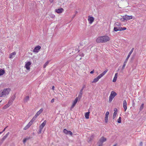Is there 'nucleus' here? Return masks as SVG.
<instances>
[{
	"mask_svg": "<svg viewBox=\"0 0 146 146\" xmlns=\"http://www.w3.org/2000/svg\"><path fill=\"white\" fill-rule=\"evenodd\" d=\"M117 93L114 91H112L109 98V101L111 102L113 98L117 95Z\"/></svg>",
	"mask_w": 146,
	"mask_h": 146,
	"instance_id": "obj_4",
	"label": "nucleus"
},
{
	"mask_svg": "<svg viewBox=\"0 0 146 146\" xmlns=\"http://www.w3.org/2000/svg\"><path fill=\"white\" fill-rule=\"evenodd\" d=\"M11 90V89L9 88L4 89L2 91L0 92V97L4 96L6 95H8L9 94Z\"/></svg>",
	"mask_w": 146,
	"mask_h": 146,
	"instance_id": "obj_2",
	"label": "nucleus"
},
{
	"mask_svg": "<svg viewBox=\"0 0 146 146\" xmlns=\"http://www.w3.org/2000/svg\"><path fill=\"white\" fill-rule=\"evenodd\" d=\"M50 17L51 18H54L55 17V16L54 15H50Z\"/></svg>",
	"mask_w": 146,
	"mask_h": 146,
	"instance_id": "obj_36",
	"label": "nucleus"
},
{
	"mask_svg": "<svg viewBox=\"0 0 146 146\" xmlns=\"http://www.w3.org/2000/svg\"><path fill=\"white\" fill-rule=\"evenodd\" d=\"M123 18L124 20H128L132 19V16L125 15L123 16Z\"/></svg>",
	"mask_w": 146,
	"mask_h": 146,
	"instance_id": "obj_6",
	"label": "nucleus"
},
{
	"mask_svg": "<svg viewBox=\"0 0 146 146\" xmlns=\"http://www.w3.org/2000/svg\"><path fill=\"white\" fill-rule=\"evenodd\" d=\"M99 79L97 77L94 79L93 81L92 82V83H96L99 80Z\"/></svg>",
	"mask_w": 146,
	"mask_h": 146,
	"instance_id": "obj_23",
	"label": "nucleus"
},
{
	"mask_svg": "<svg viewBox=\"0 0 146 146\" xmlns=\"http://www.w3.org/2000/svg\"><path fill=\"white\" fill-rule=\"evenodd\" d=\"M90 112H86L85 115V118L86 119H88L89 118Z\"/></svg>",
	"mask_w": 146,
	"mask_h": 146,
	"instance_id": "obj_20",
	"label": "nucleus"
},
{
	"mask_svg": "<svg viewBox=\"0 0 146 146\" xmlns=\"http://www.w3.org/2000/svg\"><path fill=\"white\" fill-rule=\"evenodd\" d=\"M84 88V86L82 87L81 89L80 90V92L77 98H78V99H80L82 97V91Z\"/></svg>",
	"mask_w": 146,
	"mask_h": 146,
	"instance_id": "obj_9",
	"label": "nucleus"
},
{
	"mask_svg": "<svg viewBox=\"0 0 146 146\" xmlns=\"http://www.w3.org/2000/svg\"><path fill=\"white\" fill-rule=\"evenodd\" d=\"M29 100V96H26L24 99V101L25 102H27Z\"/></svg>",
	"mask_w": 146,
	"mask_h": 146,
	"instance_id": "obj_25",
	"label": "nucleus"
},
{
	"mask_svg": "<svg viewBox=\"0 0 146 146\" xmlns=\"http://www.w3.org/2000/svg\"><path fill=\"white\" fill-rule=\"evenodd\" d=\"M54 99H52L51 100V102L53 103L54 102Z\"/></svg>",
	"mask_w": 146,
	"mask_h": 146,
	"instance_id": "obj_47",
	"label": "nucleus"
},
{
	"mask_svg": "<svg viewBox=\"0 0 146 146\" xmlns=\"http://www.w3.org/2000/svg\"><path fill=\"white\" fill-rule=\"evenodd\" d=\"M7 127H5L4 129L3 130V131H1V132H2V133L5 131V129Z\"/></svg>",
	"mask_w": 146,
	"mask_h": 146,
	"instance_id": "obj_48",
	"label": "nucleus"
},
{
	"mask_svg": "<svg viewBox=\"0 0 146 146\" xmlns=\"http://www.w3.org/2000/svg\"><path fill=\"white\" fill-rule=\"evenodd\" d=\"M12 101L9 100L7 104L10 106L12 104Z\"/></svg>",
	"mask_w": 146,
	"mask_h": 146,
	"instance_id": "obj_33",
	"label": "nucleus"
},
{
	"mask_svg": "<svg viewBox=\"0 0 146 146\" xmlns=\"http://www.w3.org/2000/svg\"><path fill=\"white\" fill-rule=\"evenodd\" d=\"M50 3H52L53 2V0H49Z\"/></svg>",
	"mask_w": 146,
	"mask_h": 146,
	"instance_id": "obj_51",
	"label": "nucleus"
},
{
	"mask_svg": "<svg viewBox=\"0 0 146 146\" xmlns=\"http://www.w3.org/2000/svg\"><path fill=\"white\" fill-rule=\"evenodd\" d=\"M102 146V144L101 143V144H100L98 146Z\"/></svg>",
	"mask_w": 146,
	"mask_h": 146,
	"instance_id": "obj_53",
	"label": "nucleus"
},
{
	"mask_svg": "<svg viewBox=\"0 0 146 146\" xmlns=\"http://www.w3.org/2000/svg\"><path fill=\"white\" fill-rule=\"evenodd\" d=\"M29 128V127L26 125L23 129L24 130H26Z\"/></svg>",
	"mask_w": 146,
	"mask_h": 146,
	"instance_id": "obj_38",
	"label": "nucleus"
},
{
	"mask_svg": "<svg viewBox=\"0 0 146 146\" xmlns=\"http://www.w3.org/2000/svg\"><path fill=\"white\" fill-rule=\"evenodd\" d=\"M143 145V143L142 142H140L139 144V146H142Z\"/></svg>",
	"mask_w": 146,
	"mask_h": 146,
	"instance_id": "obj_41",
	"label": "nucleus"
},
{
	"mask_svg": "<svg viewBox=\"0 0 146 146\" xmlns=\"http://www.w3.org/2000/svg\"><path fill=\"white\" fill-rule=\"evenodd\" d=\"M117 73H116L115 74L114 77L113 79V82H115L116 81L117 78Z\"/></svg>",
	"mask_w": 146,
	"mask_h": 146,
	"instance_id": "obj_22",
	"label": "nucleus"
},
{
	"mask_svg": "<svg viewBox=\"0 0 146 146\" xmlns=\"http://www.w3.org/2000/svg\"><path fill=\"white\" fill-rule=\"evenodd\" d=\"M35 121V120L36 119V118H35V117H33V118H32Z\"/></svg>",
	"mask_w": 146,
	"mask_h": 146,
	"instance_id": "obj_52",
	"label": "nucleus"
},
{
	"mask_svg": "<svg viewBox=\"0 0 146 146\" xmlns=\"http://www.w3.org/2000/svg\"><path fill=\"white\" fill-rule=\"evenodd\" d=\"M7 138V137L5 135L2 139L1 141H2V142L3 141Z\"/></svg>",
	"mask_w": 146,
	"mask_h": 146,
	"instance_id": "obj_35",
	"label": "nucleus"
},
{
	"mask_svg": "<svg viewBox=\"0 0 146 146\" xmlns=\"http://www.w3.org/2000/svg\"><path fill=\"white\" fill-rule=\"evenodd\" d=\"M113 30L115 32L117 31H120V27L117 28V27H114V28Z\"/></svg>",
	"mask_w": 146,
	"mask_h": 146,
	"instance_id": "obj_26",
	"label": "nucleus"
},
{
	"mask_svg": "<svg viewBox=\"0 0 146 146\" xmlns=\"http://www.w3.org/2000/svg\"><path fill=\"white\" fill-rule=\"evenodd\" d=\"M31 64V62H27L25 65V67L27 70H29L30 69V66Z\"/></svg>",
	"mask_w": 146,
	"mask_h": 146,
	"instance_id": "obj_7",
	"label": "nucleus"
},
{
	"mask_svg": "<svg viewBox=\"0 0 146 146\" xmlns=\"http://www.w3.org/2000/svg\"><path fill=\"white\" fill-rule=\"evenodd\" d=\"M143 106H144V104H142L141 106H140V111H141L143 108Z\"/></svg>",
	"mask_w": 146,
	"mask_h": 146,
	"instance_id": "obj_30",
	"label": "nucleus"
},
{
	"mask_svg": "<svg viewBox=\"0 0 146 146\" xmlns=\"http://www.w3.org/2000/svg\"><path fill=\"white\" fill-rule=\"evenodd\" d=\"M110 40V38L107 36H104L99 37L96 39L97 43H104L109 41Z\"/></svg>",
	"mask_w": 146,
	"mask_h": 146,
	"instance_id": "obj_1",
	"label": "nucleus"
},
{
	"mask_svg": "<svg viewBox=\"0 0 146 146\" xmlns=\"http://www.w3.org/2000/svg\"><path fill=\"white\" fill-rule=\"evenodd\" d=\"M114 112L113 113V119H114L116 117V115L117 113V109L116 108H115L114 109Z\"/></svg>",
	"mask_w": 146,
	"mask_h": 146,
	"instance_id": "obj_17",
	"label": "nucleus"
},
{
	"mask_svg": "<svg viewBox=\"0 0 146 146\" xmlns=\"http://www.w3.org/2000/svg\"><path fill=\"white\" fill-rule=\"evenodd\" d=\"M43 110V109L42 108L39 111H38L36 114L38 115V116L41 113Z\"/></svg>",
	"mask_w": 146,
	"mask_h": 146,
	"instance_id": "obj_19",
	"label": "nucleus"
},
{
	"mask_svg": "<svg viewBox=\"0 0 146 146\" xmlns=\"http://www.w3.org/2000/svg\"><path fill=\"white\" fill-rule=\"evenodd\" d=\"M35 121L33 119H32L31 121H30L31 122V123H32L33 122Z\"/></svg>",
	"mask_w": 146,
	"mask_h": 146,
	"instance_id": "obj_49",
	"label": "nucleus"
},
{
	"mask_svg": "<svg viewBox=\"0 0 146 146\" xmlns=\"http://www.w3.org/2000/svg\"><path fill=\"white\" fill-rule=\"evenodd\" d=\"M123 107L124 109V111H125L127 109V103L126 100H124L123 101Z\"/></svg>",
	"mask_w": 146,
	"mask_h": 146,
	"instance_id": "obj_11",
	"label": "nucleus"
},
{
	"mask_svg": "<svg viewBox=\"0 0 146 146\" xmlns=\"http://www.w3.org/2000/svg\"><path fill=\"white\" fill-rule=\"evenodd\" d=\"M9 132H8V133H7L5 135V136L6 137H7L8 135H9Z\"/></svg>",
	"mask_w": 146,
	"mask_h": 146,
	"instance_id": "obj_43",
	"label": "nucleus"
},
{
	"mask_svg": "<svg viewBox=\"0 0 146 146\" xmlns=\"http://www.w3.org/2000/svg\"><path fill=\"white\" fill-rule=\"evenodd\" d=\"M84 54L83 53L81 54L80 55V56H84Z\"/></svg>",
	"mask_w": 146,
	"mask_h": 146,
	"instance_id": "obj_46",
	"label": "nucleus"
},
{
	"mask_svg": "<svg viewBox=\"0 0 146 146\" xmlns=\"http://www.w3.org/2000/svg\"><path fill=\"white\" fill-rule=\"evenodd\" d=\"M16 54V53L15 52H13V53H11L9 55V58H13V56L15 55Z\"/></svg>",
	"mask_w": 146,
	"mask_h": 146,
	"instance_id": "obj_24",
	"label": "nucleus"
},
{
	"mask_svg": "<svg viewBox=\"0 0 146 146\" xmlns=\"http://www.w3.org/2000/svg\"><path fill=\"white\" fill-rule=\"evenodd\" d=\"M38 116V115H37L36 114H35V116L34 117L36 119V118Z\"/></svg>",
	"mask_w": 146,
	"mask_h": 146,
	"instance_id": "obj_45",
	"label": "nucleus"
},
{
	"mask_svg": "<svg viewBox=\"0 0 146 146\" xmlns=\"http://www.w3.org/2000/svg\"><path fill=\"white\" fill-rule=\"evenodd\" d=\"M9 106L8 104H7L5 105V106H4L3 107V109H6L8 107H9Z\"/></svg>",
	"mask_w": 146,
	"mask_h": 146,
	"instance_id": "obj_28",
	"label": "nucleus"
},
{
	"mask_svg": "<svg viewBox=\"0 0 146 146\" xmlns=\"http://www.w3.org/2000/svg\"><path fill=\"white\" fill-rule=\"evenodd\" d=\"M27 125L28 127H29V128L30 127V125H28V124Z\"/></svg>",
	"mask_w": 146,
	"mask_h": 146,
	"instance_id": "obj_54",
	"label": "nucleus"
},
{
	"mask_svg": "<svg viewBox=\"0 0 146 146\" xmlns=\"http://www.w3.org/2000/svg\"><path fill=\"white\" fill-rule=\"evenodd\" d=\"M108 69L105 70L99 76H98L97 77L99 79H100L106 74V73L108 72Z\"/></svg>",
	"mask_w": 146,
	"mask_h": 146,
	"instance_id": "obj_8",
	"label": "nucleus"
},
{
	"mask_svg": "<svg viewBox=\"0 0 146 146\" xmlns=\"http://www.w3.org/2000/svg\"><path fill=\"white\" fill-rule=\"evenodd\" d=\"M5 73V70L3 69L0 68V76L3 75Z\"/></svg>",
	"mask_w": 146,
	"mask_h": 146,
	"instance_id": "obj_21",
	"label": "nucleus"
},
{
	"mask_svg": "<svg viewBox=\"0 0 146 146\" xmlns=\"http://www.w3.org/2000/svg\"><path fill=\"white\" fill-rule=\"evenodd\" d=\"M120 31L125 30L126 29V28L125 27H120Z\"/></svg>",
	"mask_w": 146,
	"mask_h": 146,
	"instance_id": "obj_32",
	"label": "nucleus"
},
{
	"mask_svg": "<svg viewBox=\"0 0 146 146\" xmlns=\"http://www.w3.org/2000/svg\"><path fill=\"white\" fill-rule=\"evenodd\" d=\"M115 25L116 26H120L121 25V24L119 22H117L115 23Z\"/></svg>",
	"mask_w": 146,
	"mask_h": 146,
	"instance_id": "obj_34",
	"label": "nucleus"
},
{
	"mask_svg": "<svg viewBox=\"0 0 146 146\" xmlns=\"http://www.w3.org/2000/svg\"><path fill=\"white\" fill-rule=\"evenodd\" d=\"M117 145L116 144H115L113 146H116Z\"/></svg>",
	"mask_w": 146,
	"mask_h": 146,
	"instance_id": "obj_55",
	"label": "nucleus"
},
{
	"mask_svg": "<svg viewBox=\"0 0 146 146\" xmlns=\"http://www.w3.org/2000/svg\"><path fill=\"white\" fill-rule=\"evenodd\" d=\"M63 132L65 134L68 135H69L72 136L73 135L72 132L70 131H68L66 129H64Z\"/></svg>",
	"mask_w": 146,
	"mask_h": 146,
	"instance_id": "obj_5",
	"label": "nucleus"
},
{
	"mask_svg": "<svg viewBox=\"0 0 146 146\" xmlns=\"http://www.w3.org/2000/svg\"><path fill=\"white\" fill-rule=\"evenodd\" d=\"M48 63V61H47L46 62L43 66V68H46V66L47 65Z\"/></svg>",
	"mask_w": 146,
	"mask_h": 146,
	"instance_id": "obj_29",
	"label": "nucleus"
},
{
	"mask_svg": "<svg viewBox=\"0 0 146 146\" xmlns=\"http://www.w3.org/2000/svg\"><path fill=\"white\" fill-rule=\"evenodd\" d=\"M32 123H31V122L30 121L28 123V125H29L30 126H31V125L32 124Z\"/></svg>",
	"mask_w": 146,
	"mask_h": 146,
	"instance_id": "obj_42",
	"label": "nucleus"
},
{
	"mask_svg": "<svg viewBox=\"0 0 146 146\" xmlns=\"http://www.w3.org/2000/svg\"><path fill=\"white\" fill-rule=\"evenodd\" d=\"M94 70H93L90 72V73L91 74H93L94 73Z\"/></svg>",
	"mask_w": 146,
	"mask_h": 146,
	"instance_id": "obj_44",
	"label": "nucleus"
},
{
	"mask_svg": "<svg viewBox=\"0 0 146 146\" xmlns=\"http://www.w3.org/2000/svg\"><path fill=\"white\" fill-rule=\"evenodd\" d=\"M46 122V120H44V122L39 126V128H40L41 129H43V127H44V126L45 125Z\"/></svg>",
	"mask_w": 146,
	"mask_h": 146,
	"instance_id": "obj_15",
	"label": "nucleus"
},
{
	"mask_svg": "<svg viewBox=\"0 0 146 146\" xmlns=\"http://www.w3.org/2000/svg\"><path fill=\"white\" fill-rule=\"evenodd\" d=\"M40 48L41 47L40 46H38L35 48L33 50V52H34L37 53Z\"/></svg>",
	"mask_w": 146,
	"mask_h": 146,
	"instance_id": "obj_10",
	"label": "nucleus"
},
{
	"mask_svg": "<svg viewBox=\"0 0 146 146\" xmlns=\"http://www.w3.org/2000/svg\"><path fill=\"white\" fill-rule=\"evenodd\" d=\"M106 138H105L104 137H102L100 140V142L102 143H103L104 142H105L106 141Z\"/></svg>",
	"mask_w": 146,
	"mask_h": 146,
	"instance_id": "obj_18",
	"label": "nucleus"
},
{
	"mask_svg": "<svg viewBox=\"0 0 146 146\" xmlns=\"http://www.w3.org/2000/svg\"><path fill=\"white\" fill-rule=\"evenodd\" d=\"M54 86H53L52 87V89L53 90H54Z\"/></svg>",
	"mask_w": 146,
	"mask_h": 146,
	"instance_id": "obj_50",
	"label": "nucleus"
},
{
	"mask_svg": "<svg viewBox=\"0 0 146 146\" xmlns=\"http://www.w3.org/2000/svg\"><path fill=\"white\" fill-rule=\"evenodd\" d=\"M94 18L92 17L88 16V20L89 21V23L90 24L92 23L94 21Z\"/></svg>",
	"mask_w": 146,
	"mask_h": 146,
	"instance_id": "obj_12",
	"label": "nucleus"
},
{
	"mask_svg": "<svg viewBox=\"0 0 146 146\" xmlns=\"http://www.w3.org/2000/svg\"><path fill=\"white\" fill-rule=\"evenodd\" d=\"M121 117H119L117 120V122L119 123H120L121 122Z\"/></svg>",
	"mask_w": 146,
	"mask_h": 146,
	"instance_id": "obj_31",
	"label": "nucleus"
},
{
	"mask_svg": "<svg viewBox=\"0 0 146 146\" xmlns=\"http://www.w3.org/2000/svg\"><path fill=\"white\" fill-rule=\"evenodd\" d=\"M15 96L14 95L12 96L11 97L10 100H11L13 102V101L15 99Z\"/></svg>",
	"mask_w": 146,
	"mask_h": 146,
	"instance_id": "obj_27",
	"label": "nucleus"
},
{
	"mask_svg": "<svg viewBox=\"0 0 146 146\" xmlns=\"http://www.w3.org/2000/svg\"><path fill=\"white\" fill-rule=\"evenodd\" d=\"M2 133V132H0V134Z\"/></svg>",
	"mask_w": 146,
	"mask_h": 146,
	"instance_id": "obj_56",
	"label": "nucleus"
},
{
	"mask_svg": "<svg viewBox=\"0 0 146 146\" xmlns=\"http://www.w3.org/2000/svg\"><path fill=\"white\" fill-rule=\"evenodd\" d=\"M134 48H133L129 52V53L128 54V55L126 58V60H125V62H124L123 64V66H122V70H123L125 68V66L126 64V63L128 61V60L130 57V56L131 54H132V53L133 52V50H134Z\"/></svg>",
	"mask_w": 146,
	"mask_h": 146,
	"instance_id": "obj_3",
	"label": "nucleus"
},
{
	"mask_svg": "<svg viewBox=\"0 0 146 146\" xmlns=\"http://www.w3.org/2000/svg\"><path fill=\"white\" fill-rule=\"evenodd\" d=\"M78 98L77 97H76L75 99L74 100V101L73 104L72 105V106L71 107V108H73L75 106L76 104L77 101H78Z\"/></svg>",
	"mask_w": 146,
	"mask_h": 146,
	"instance_id": "obj_14",
	"label": "nucleus"
},
{
	"mask_svg": "<svg viewBox=\"0 0 146 146\" xmlns=\"http://www.w3.org/2000/svg\"><path fill=\"white\" fill-rule=\"evenodd\" d=\"M31 138L30 137H26L25 138L27 141V140H28L30 139H31Z\"/></svg>",
	"mask_w": 146,
	"mask_h": 146,
	"instance_id": "obj_39",
	"label": "nucleus"
},
{
	"mask_svg": "<svg viewBox=\"0 0 146 146\" xmlns=\"http://www.w3.org/2000/svg\"><path fill=\"white\" fill-rule=\"evenodd\" d=\"M42 129H41L40 128H39V129L38 130V133H39V134L41 133H42Z\"/></svg>",
	"mask_w": 146,
	"mask_h": 146,
	"instance_id": "obj_37",
	"label": "nucleus"
},
{
	"mask_svg": "<svg viewBox=\"0 0 146 146\" xmlns=\"http://www.w3.org/2000/svg\"><path fill=\"white\" fill-rule=\"evenodd\" d=\"M64 11V9L62 8L58 9L56 10V12L58 13H61Z\"/></svg>",
	"mask_w": 146,
	"mask_h": 146,
	"instance_id": "obj_16",
	"label": "nucleus"
},
{
	"mask_svg": "<svg viewBox=\"0 0 146 146\" xmlns=\"http://www.w3.org/2000/svg\"><path fill=\"white\" fill-rule=\"evenodd\" d=\"M27 141V140L25 138L23 141V143L25 144L26 143V142Z\"/></svg>",
	"mask_w": 146,
	"mask_h": 146,
	"instance_id": "obj_40",
	"label": "nucleus"
},
{
	"mask_svg": "<svg viewBox=\"0 0 146 146\" xmlns=\"http://www.w3.org/2000/svg\"><path fill=\"white\" fill-rule=\"evenodd\" d=\"M109 114V111L106 112V113L105 117V120L106 123H107L108 121V115Z\"/></svg>",
	"mask_w": 146,
	"mask_h": 146,
	"instance_id": "obj_13",
	"label": "nucleus"
}]
</instances>
